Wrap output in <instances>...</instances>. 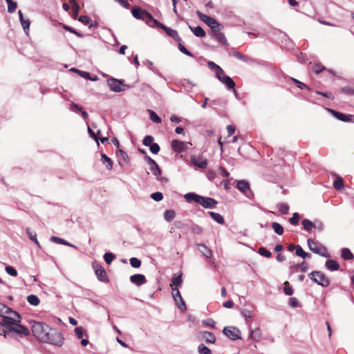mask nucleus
Here are the masks:
<instances>
[{
    "mask_svg": "<svg viewBox=\"0 0 354 354\" xmlns=\"http://www.w3.org/2000/svg\"><path fill=\"white\" fill-rule=\"evenodd\" d=\"M308 277L314 282L322 287H327L330 284L329 279L320 271H313L308 274Z\"/></svg>",
    "mask_w": 354,
    "mask_h": 354,
    "instance_id": "4",
    "label": "nucleus"
},
{
    "mask_svg": "<svg viewBox=\"0 0 354 354\" xmlns=\"http://www.w3.org/2000/svg\"><path fill=\"white\" fill-rule=\"evenodd\" d=\"M249 338L254 342H259L261 339V332L259 327L254 330H250Z\"/></svg>",
    "mask_w": 354,
    "mask_h": 354,
    "instance_id": "19",
    "label": "nucleus"
},
{
    "mask_svg": "<svg viewBox=\"0 0 354 354\" xmlns=\"http://www.w3.org/2000/svg\"><path fill=\"white\" fill-rule=\"evenodd\" d=\"M272 227L274 230V232L279 235H281L283 233V227L277 222H273L272 223Z\"/></svg>",
    "mask_w": 354,
    "mask_h": 354,
    "instance_id": "41",
    "label": "nucleus"
},
{
    "mask_svg": "<svg viewBox=\"0 0 354 354\" xmlns=\"http://www.w3.org/2000/svg\"><path fill=\"white\" fill-rule=\"evenodd\" d=\"M50 241L54 243H59V244H62V245H68V246H71V247H75L73 245L68 243L66 240L61 239L59 237H57V236H51Z\"/></svg>",
    "mask_w": 354,
    "mask_h": 354,
    "instance_id": "35",
    "label": "nucleus"
},
{
    "mask_svg": "<svg viewBox=\"0 0 354 354\" xmlns=\"http://www.w3.org/2000/svg\"><path fill=\"white\" fill-rule=\"evenodd\" d=\"M295 254L297 256H299L303 259L310 257V254L304 252V250L302 249V248L299 245H297L296 246Z\"/></svg>",
    "mask_w": 354,
    "mask_h": 354,
    "instance_id": "37",
    "label": "nucleus"
},
{
    "mask_svg": "<svg viewBox=\"0 0 354 354\" xmlns=\"http://www.w3.org/2000/svg\"><path fill=\"white\" fill-rule=\"evenodd\" d=\"M207 66H208L209 69H211L212 71H214L216 77V76H219L220 77L219 75L222 74V72L223 71V70L218 65H217L216 64H215L212 61L208 62H207Z\"/></svg>",
    "mask_w": 354,
    "mask_h": 354,
    "instance_id": "23",
    "label": "nucleus"
},
{
    "mask_svg": "<svg viewBox=\"0 0 354 354\" xmlns=\"http://www.w3.org/2000/svg\"><path fill=\"white\" fill-rule=\"evenodd\" d=\"M189 28L190 30L194 34L196 37H205V32L203 30V29L201 26H196L195 28H193L190 25H189Z\"/></svg>",
    "mask_w": 354,
    "mask_h": 354,
    "instance_id": "24",
    "label": "nucleus"
},
{
    "mask_svg": "<svg viewBox=\"0 0 354 354\" xmlns=\"http://www.w3.org/2000/svg\"><path fill=\"white\" fill-rule=\"evenodd\" d=\"M198 351L200 354H212L211 350L203 344L198 346Z\"/></svg>",
    "mask_w": 354,
    "mask_h": 354,
    "instance_id": "43",
    "label": "nucleus"
},
{
    "mask_svg": "<svg viewBox=\"0 0 354 354\" xmlns=\"http://www.w3.org/2000/svg\"><path fill=\"white\" fill-rule=\"evenodd\" d=\"M150 151L153 154H157L160 151V147L157 143H153L149 146Z\"/></svg>",
    "mask_w": 354,
    "mask_h": 354,
    "instance_id": "61",
    "label": "nucleus"
},
{
    "mask_svg": "<svg viewBox=\"0 0 354 354\" xmlns=\"http://www.w3.org/2000/svg\"><path fill=\"white\" fill-rule=\"evenodd\" d=\"M237 188L245 195H247L248 192L251 193L249 183L246 180H239L237 183Z\"/></svg>",
    "mask_w": 354,
    "mask_h": 354,
    "instance_id": "18",
    "label": "nucleus"
},
{
    "mask_svg": "<svg viewBox=\"0 0 354 354\" xmlns=\"http://www.w3.org/2000/svg\"><path fill=\"white\" fill-rule=\"evenodd\" d=\"M230 55H232L234 57L243 62H246L248 61V57L246 55L241 54L236 50H232V53H230Z\"/></svg>",
    "mask_w": 354,
    "mask_h": 354,
    "instance_id": "39",
    "label": "nucleus"
},
{
    "mask_svg": "<svg viewBox=\"0 0 354 354\" xmlns=\"http://www.w3.org/2000/svg\"><path fill=\"white\" fill-rule=\"evenodd\" d=\"M129 262L130 265L134 268H138L141 266V261L136 257H131Z\"/></svg>",
    "mask_w": 354,
    "mask_h": 354,
    "instance_id": "51",
    "label": "nucleus"
},
{
    "mask_svg": "<svg viewBox=\"0 0 354 354\" xmlns=\"http://www.w3.org/2000/svg\"><path fill=\"white\" fill-rule=\"evenodd\" d=\"M49 328V326L46 324L42 322H34L32 326V332L35 337L43 342L48 339L47 334Z\"/></svg>",
    "mask_w": 354,
    "mask_h": 354,
    "instance_id": "1",
    "label": "nucleus"
},
{
    "mask_svg": "<svg viewBox=\"0 0 354 354\" xmlns=\"http://www.w3.org/2000/svg\"><path fill=\"white\" fill-rule=\"evenodd\" d=\"M3 308H6V313H8V312H12L11 309L6 306H3ZM12 313L15 314V316L17 317V319H15L9 317L4 316L2 318L1 322H0V325L6 327L10 331H12L17 323H19L21 322L20 315L16 312L12 311Z\"/></svg>",
    "mask_w": 354,
    "mask_h": 354,
    "instance_id": "3",
    "label": "nucleus"
},
{
    "mask_svg": "<svg viewBox=\"0 0 354 354\" xmlns=\"http://www.w3.org/2000/svg\"><path fill=\"white\" fill-rule=\"evenodd\" d=\"M197 203L205 208H214L218 203L212 198L200 196Z\"/></svg>",
    "mask_w": 354,
    "mask_h": 354,
    "instance_id": "10",
    "label": "nucleus"
},
{
    "mask_svg": "<svg viewBox=\"0 0 354 354\" xmlns=\"http://www.w3.org/2000/svg\"><path fill=\"white\" fill-rule=\"evenodd\" d=\"M222 26L219 23L214 25L213 27L211 28L212 30V37H214V36H216L217 34H220L221 32Z\"/></svg>",
    "mask_w": 354,
    "mask_h": 354,
    "instance_id": "45",
    "label": "nucleus"
},
{
    "mask_svg": "<svg viewBox=\"0 0 354 354\" xmlns=\"http://www.w3.org/2000/svg\"><path fill=\"white\" fill-rule=\"evenodd\" d=\"M307 243L310 250L313 252L324 257H330V254L327 252L326 248L323 245L315 242L310 239H308Z\"/></svg>",
    "mask_w": 354,
    "mask_h": 354,
    "instance_id": "5",
    "label": "nucleus"
},
{
    "mask_svg": "<svg viewBox=\"0 0 354 354\" xmlns=\"http://www.w3.org/2000/svg\"><path fill=\"white\" fill-rule=\"evenodd\" d=\"M165 32L167 34L172 37L176 41L180 42L181 38L178 36V32L176 30H173L171 28L167 27L165 30Z\"/></svg>",
    "mask_w": 354,
    "mask_h": 354,
    "instance_id": "29",
    "label": "nucleus"
},
{
    "mask_svg": "<svg viewBox=\"0 0 354 354\" xmlns=\"http://www.w3.org/2000/svg\"><path fill=\"white\" fill-rule=\"evenodd\" d=\"M278 209L281 214H286L288 212L289 207L286 203H280L278 205Z\"/></svg>",
    "mask_w": 354,
    "mask_h": 354,
    "instance_id": "53",
    "label": "nucleus"
},
{
    "mask_svg": "<svg viewBox=\"0 0 354 354\" xmlns=\"http://www.w3.org/2000/svg\"><path fill=\"white\" fill-rule=\"evenodd\" d=\"M209 214L212 216V218L216 221L219 224H223L224 223V218L223 217L218 213L214 212H209Z\"/></svg>",
    "mask_w": 354,
    "mask_h": 354,
    "instance_id": "36",
    "label": "nucleus"
},
{
    "mask_svg": "<svg viewBox=\"0 0 354 354\" xmlns=\"http://www.w3.org/2000/svg\"><path fill=\"white\" fill-rule=\"evenodd\" d=\"M78 20L85 25H88L90 28L95 26L93 20L86 15H82L79 17Z\"/></svg>",
    "mask_w": 354,
    "mask_h": 354,
    "instance_id": "31",
    "label": "nucleus"
},
{
    "mask_svg": "<svg viewBox=\"0 0 354 354\" xmlns=\"http://www.w3.org/2000/svg\"><path fill=\"white\" fill-rule=\"evenodd\" d=\"M6 272L12 277H17V270L10 266H8L5 268Z\"/></svg>",
    "mask_w": 354,
    "mask_h": 354,
    "instance_id": "54",
    "label": "nucleus"
},
{
    "mask_svg": "<svg viewBox=\"0 0 354 354\" xmlns=\"http://www.w3.org/2000/svg\"><path fill=\"white\" fill-rule=\"evenodd\" d=\"M176 216V213L174 210L167 209L164 212V218L167 221H172Z\"/></svg>",
    "mask_w": 354,
    "mask_h": 354,
    "instance_id": "40",
    "label": "nucleus"
},
{
    "mask_svg": "<svg viewBox=\"0 0 354 354\" xmlns=\"http://www.w3.org/2000/svg\"><path fill=\"white\" fill-rule=\"evenodd\" d=\"M182 279H181V274L174 277L171 279V286H175L176 288L179 286L181 284Z\"/></svg>",
    "mask_w": 354,
    "mask_h": 354,
    "instance_id": "58",
    "label": "nucleus"
},
{
    "mask_svg": "<svg viewBox=\"0 0 354 354\" xmlns=\"http://www.w3.org/2000/svg\"><path fill=\"white\" fill-rule=\"evenodd\" d=\"M149 116L151 121H153L155 123H160L161 119L153 111L149 110Z\"/></svg>",
    "mask_w": 354,
    "mask_h": 354,
    "instance_id": "47",
    "label": "nucleus"
},
{
    "mask_svg": "<svg viewBox=\"0 0 354 354\" xmlns=\"http://www.w3.org/2000/svg\"><path fill=\"white\" fill-rule=\"evenodd\" d=\"M17 8V3L12 1V2H10L8 3V12L10 13H12L16 10Z\"/></svg>",
    "mask_w": 354,
    "mask_h": 354,
    "instance_id": "63",
    "label": "nucleus"
},
{
    "mask_svg": "<svg viewBox=\"0 0 354 354\" xmlns=\"http://www.w3.org/2000/svg\"><path fill=\"white\" fill-rule=\"evenodd\" d=\"M342 93H345V94H347V95H354V89L350 86H345V87H343L341 88L340 90Z\"/></svg>",
    "mask_w": 354,
    "mask_h": 354,
    "instance_id": "60",
    "label": "nucleus"
},
{
    "mask_svg": "<svg viewBox=\"0 0 354 354\" xmlns=\"http://www.w3.org/2000/svg\"><path fill=\"white\" fill-rule=\"evenodd\" d=\"M333 187L337 190H340L344 187V181L341 177H337L333 183Z\"/></svg>",
    "mask_w": 354,
    "mask_h": 354,
    "instance_id": "42",
    "label": "nucleus"
},
{
    "mask_svg": "<svg viewBox=\"0 0 354 354\" xmlns=\"http://www.w3.org/2000/svg\"><path fill=\"white\" fill-rule=\"evenodd\" d=\"M198 250L207 259L211 258L212 255V250L205 244H198Z\"/></svg>",
    "mask_w": 354,
    "mask_h": 354,
    "instance_id": "21",
    "label": "nucleus"
},
{
    "mask_svg": "<svg viewBox=\"0 0 354 354\" xmlns=\"http://www.w3.org/2000/svg\"><path fill=\"white\" fill-rule=\"evenodd\" d=\"M48 339L43 342L48 343L57 346H61L64 343L62 334L54 328H49L48 330Z\"/></svg>",
    "mask_w": 354,
    "mask_h": 354,
    "instance_id": "2",
    "label": "nucleus"
},
{
    "mask_svg": "<svg viewBox=\"0 0 354 354\" xmlns=\"http://www.w3.org/2000/svg\"><path fill=\"white\" fill-rule=\"evenodd\" d=\"M223 333L232 340L241 339V330L235 326H225L223 330Z\"/></svg>",
    "mask_w": 354,
    "mask_h": 354,
    "instance_id": "7",
    "label": "nucleus"
},
{
    "mask_svg": "<svg viewBox=\"0 0 354 354\" xmlns=\"http://www.w3.org/2000/svg\"><path fill=\"white\" fill-rule=\"evenodd\" d=\"M117 156L120 158L119 164L121 165L120 160H122L124 162H128L129 161V156L127 153L122 149H119L117 152Z\"/></svg>",
    "mask_w": 354,
    "mask_h": 354,
    "instance_id": "38",
    "label": "nucleus"
},
{
    "mask_svg": "<svg viewBox=\"0 0 354 354\" xmlns=\"http://www.w3.org/2000/svg\"><path fill=\"white\" fill-rule=\"evenodd\" d=\"M327 111L330 113L337 119L343 122H353V115H346L342 113L338 112L331 109H327Z\"/></svg>",
    "mask_w": 354,
    "mask_h": 354,
    "instance_id": "13",
    "label": "nucleus"
},
{
    "mask_svg": "<svg viewBox=\"0 0 354 354\" xmlns=\"http://www.w3.org/2000/svg\"><path fill=\"white\" fill-rule=\"evenodd\" d=\"M300 218V216L298 213H294L292 216L289 218V222L290 224L293 225H297L299 224V221Z\"/></svg>",
    "mask_w": 354,
    "mask_h": 354,
    "instance_id": "48",
    "label": "nucleus"
},
{
    "mask_svg": "<svg viewBox=\"0 0 354 354\" xmlns=\"http://www.w3.org/2000/svg\"><path fill=\"white\" fill-rule=\"evenodd\" d=\"M326 268L330 271H336L339 269V263L332 259L327 260L325 263Z\"/></svg>",
    "mask_w": 354,
    "mask_h": 354,
    "instance_id": "22",
    "label": "nucleus"
},
{
    "mask_svg": "<svg viewBox=\"0 0 354 354\" xmlns=\"http://www.w3.org/2000/svg\"><path fill=\"white\" fill-rule=\"evenodd\" d=\"M151 198L155 201H160L163 198V195L161 192H156L151 194Z\"/></svg>",
    "mask_w": 354,
    "mask_h": 354,
    "instance_id": "56",
    "label": "nucleus"
},
{
    "mask_svg": "<svg viewBox=\"0 0 354 354\" xmlns=\"http://www.w3.org/2000/svg\"><path fill=\"white\" fill-rule=\"evenodd\" d=\"M153 137L151 136H146L143 140H142V144L145 145V146H147V147H149L151 145L153 144Z\"/></svg>",
    "mask_w": 354,
    "mask_h": 354,
    "instance_id": "55",
    "label": "nucleus"
},
{
    "mask_svg": "<svg viewBox=\"0 0 354 354\" xmlns=\"http://www.w3.org/2000/svg\"><path fill=\"white\" fill-rule=\"evenodd\" d=\"M93 267L95 270V273L97 279L100 281H104V282L109 281V279H108L106 272L105 270L101 266H100L98 264H97V265L93 264Z\"/></svg>",
    "mask_w": 354,
    "mask_h": 354,
    "instance_id": "12",
    "label": "nucleus"
},
{
    "mask_svg": "<svg viewBox=\"0 0 354 354\" xmlns=\"http://www.w3.org/2000/svg\"><path fill=\"white\" fill-rule=\"evenodd\" d=\"M145 160L148 162L150 166L151 172L156 177V179L160 181H166L167 179L161 177L162 171L156 162L147 155H145Z\"/></svg>",
    "mask_w": 354,
    "mask_h": 354,
    "instance_id": "6",
    "label": "nucleus"
},
{
    "mask_svg": "<svg viewBox=\"0 0 354 354\" xmlns=\"http://www.w3.org/2000/svg\"><path fill=\"white\" fill-rule=\"evenodd\" d=\"M12 332H15L17 333L24 335H28L30 334L29 330L26 327L19 324V323H17Z\"/></svg>",
    "mask_w": 354,
    "mask_h": 354,
    "instance_id": "25",
    "label": "nucleus"
},
{
    "mask_svg": "<svg viewBox=\"0 0 354 354\" xmlns=\"http://www.w3.org/2000/svg\"><path fill=\"white\" fill-rule=\"evenodd\" d=\"M101 160L102 163L106 166L108 170H111L113 168V161L106 154H101Z\"/></svg>",
    "mask_w": 354,
    "mask_h": 354,
    "instance_id": "26",
    "label": "nucleus"
},
{
    "mask_svg": "<svg viewBox=\"0 0 354 354\" xmlns=\"http://www.w3.org/2000/svg\"><path fill=\"white\" fill-rule=\"evenodd\" d=\"M171 149L177 153H180L186 150V146L184 142L174 140L171 142Z\"/></svg>",
    "mask_w": 354,
    "mask_h": 354,
    "instance_id": "16",
    "label": "nucleus"
},
{
    "mask_svg": "<svg viewBox=\"0 0 354 354\" xmlns=\"http://www.w3.org/2000/svg\"><path fill=\"white\" fill-rule=\"evenodd\" d=\"M191 230L193 233L196 234H200L203 232V229L201 227L196 224H193L191 225Z\"/></svg>",
    "mask_w": 354,
    "mask_h": 354,
    "instance_id": "59",
    "label": "nucleus"
},
{
    "mask_svg": "<svg viewBox=\"0 0 354 354\" xmlns=\"http://www.w3.org/2000/svg\"><path fill=\"white\" fill-rule=\"evenodd\" d=\"M301 224L305 230L310 232L312 230L313 227H315V223H313L308 218L303 219L301 221Z\"/></svg>",
    "mask_w": 354,
    "mask_h": 354,
    "instance_id": "33",
    "label": "nucleus"
},
{
    "mask_svg": "<svg viewBox=\"0 0 354 354\" xmlns=\"http://www.w3.org/2000/svg\"><path fill=\"white\" fill-rule=\"evenodd\" d=\"M199 197H200L199 195H198L194 192L187 193V194H185V196H184V198L187 203H191L192 201L198 203Z\"/></svg>",
    "mask_w": 354,
    "mask_h": 354,
    "instance_id": "28",
    "label": "nucleus"
},
{
    "mask_svg": "<svg viewBox=\"0 0 354 354\" xmlns=\"http://www.w3.org/2000/svg\"><path fill=\"white\" fill-rule=\"evenodd\" d=\"M146 10H142L140 7L135 6L131 10L132 15L138 19H144V15Z\"/></svg>",
    "mask_w": 354,
    "mask_h": 354,
    "instance_id": "20",
    "label": "nucleus"
},
{
    "mask_svg": "<svg viewBox=\"0 0 354 354\" xmlns=\"http://www.w3.org/2000/svg\"><path fill=\"white\" fill-rule=\"evenodd\" d=\"M288 304L293 308L299 306V302L295 297H290L288 301Z\"/></svg>",
    "mask_w": 354,
    "mask_h": 354,
    "instance_id": "64",
    "label": "nucleus"
},
{
    "mask_svg": "<svg viewBox=\"0 0 354 354\" xmlns=\"http://www.w3.org/2000/svg\"><path fill=\"white\" fill-rule=\"evenodd\" d=\"M178 49L183 54L193 57V54L189 51L180 42L178 44Z\"/></svg>",
    "mask_w": 354,
    "mask_h": 354,
    "instance_id": "57",
    "label": "nucleus"
},
{
    "mask_svg": "<svg viewBox=\"0 0 354 354\" xmlns=\"http://www.w3.org/2000/svg\"><path fill=\"white\" fill-rule=\"evenodd\" d=\"M191 163L201 169H205L207 166V161L205 159H203L202 157L198 156L196 157L195 156H191Z\"/></svg>",
    "mask_w": 354,
    "mask_h": 354,
    "instance_id": "15",
    "label": "nucleus"
},
{
    "mask_svg": "<svg viewBox=\"0 0 354 354\" xmlns=\"http://www.w3.org/2000/svg\"><path fill=\"white\" fill-rule=\"evenodd\" d=\"M171 289H172L171 292H172L173 298L175 300L178 308H180L181 310H185L186 306H185V304L180 295L178 288L176 287H175V288L172 287Z\"/></svg>",
    "mask_w": 354,
    "mask_h": 354,
    "instance_id": "11",
    "label": "nucleus"
},
{
    "mask_svg": "<svg viewBox=\"0 0 354 354\" xmlns=\"http://www.w3.org/2000/svg\"><path fill=\"white\" fill-rule=\"evenodd\" d=\"M283 292L286 295H292L293 294V289L290 286V283L288 281H286L284 283V288H283Z\"/></svg>",
    "mask_w": 354,
    "mask_h": 354,
    "instance_id": "49",
    "label": "nucleus"
},
{
    "mask_svg": "<svg viewBox=\"0 0 354 354\" xmlns=\"http://www.w3.org/2000/svg\"><path fill=\"white\" fill-rule=\"evenodd\" d=\"M203 338L207 343L209 344L215 343L216 339L215 335L212 332L209 331L203 332Z\"/></svg>",
    "mask_w": 354,
    "mask_h": 354,
    "instance_id": "27",
    "label": "nucleus"
},
{
    "mask_svg": "<svg viewBox=\"0 0 354 354\" xmlns=\"http://www.w3.org/2000/svg\"><path fill=\"white\" fill-rule=\"evenodd\" d=\"M130 281L136 286H141L147 282L145 275L142 274H136L130 277Z\"/></svg>",
    "mask_w": 354,
    "mask_h": 354,
    "instance_id": "17",
    "label": "nucleus"
},
{
    "mask_svg": "<svg viewBox=\"0 0 354 354\" xmlns=\"http://www.w3.org/2000/svg\"><path fill=\"white\" fill-rule=\"evenodd\" d=\"M196 15L199 19L206 24L210 28L218 23L214 18L202 13L199 10L196 11Z\"/></svg>",
    "mask_w": 354,
    "mask_h": 354,
    "instance_id": "14",
    "label": "nucleus"
},
{
    "mask_svg": "<svg viewBox=\"0 0 354 354\" xmlns=\"http://www.w3.org/2000/svg\"><path fill=\"white\" fill-rule=\"evenodd\" d=\"M219 76H216V77L218 79V80L220 82H221L222 83H223L224 84H225V86L227 87L228 89H233V91L235 94H236V90L234 89V87H235V83L233 81V80L226 75L224 73V71L222 72V74L219 75Z\"/></svg>",
    "mask_w": 354,
    "mask_h": 354,
    "instance_id": "9",
    "label": "nucleus"
},
{
    "mask_svg": "<svg viewBox=\"0 0 354 354\" xmlns=\"http://www.w3.org/2000/svg\"><path fill=\"white\" fill-rule=\"evenodd\" d=\"M258 252L261 256H263L267 258H270L272 255L271 252L268 250L266 248L261 247L259 248Z\"/></svg>",
    "mask_w": 354,
    "mask_h": 354,
    "instance_id": "52",
    "label": "nucleus"
},
{
    "mask_svg": "<svg viewBox=\"0 0 354 354\" xmlns=\"http://www.w3.org/2000/svg\"><path fill=\"white\" fill-rule=\"evenodd\" d=\"M21 26L24 30V31L26 32H27L28 30H29V28H30V21L28 19H24L23 21H21Z\"/></svg>",
    "mask_w": 354,
    "mask_h": 354,
    "instance_id": "62",
    "label": "nucleus"
},
{
    "mask_svg": "<svg viewBox=\"0 0 354 354\" xmlns=\"http://www.w3.org/2000/svg\"><path fill=\"white\" fill-rule=\"evenodd\" d=\"M341 256L345 260H351L354 259V255L348 248H343L341 251Z\"/></svg>",
    "mask_w": 354,
    "mask_h": 354,
    "instance_id": "32",
    "label": "nucleus"
},
{
    "mask_svg": "<svg viewBox=\"0 0 354 354\" xmlns=\"http://www.w3.org/2000/svg\"><path fill=\"white\" fill-rule=\"evenodd\" d=\"M69 1L72 4L74 17H76L78 15L80 6H79L78 3H77L76 0H69Z\"/></svg>",
    "mask_w": 354,
    "mask_h": 354,
    "instance_id": "50",
    "label": "nucleus"
},
{
    "mask_svg": "<svg viewBox=\"0 0 354 354\" xmlns=\"http://www.w3.org/2000/svg\"><path fill=\"white\" fill-rule=\"evenodd\" d=\"M115 259V256L111 252H106L104 255V259L107 264H111Z\"/></svg>",
    "mask_w": 354,
    "mask_h": 354,
    "instance_id": "46",
    "label": "nucleus"
},
{
    "mask_svg": "<svg viewBox=\"0 0 354 354\" xmlns=\"http://www.w3.org/2000/svg\"><path fill=\"white\" fill-rule=\"evenodd\" d=\"M26 233L28 238L31 241H34L38 248H41V245L37 239V234L35 232L32 231L30 228L26 229Z\"/></svg>",
    "mask_w": 354,
    "mask_h": 354,
    "instance_id": "30",
    "label": "nucleus"
},
{
    "mask_svg": "<svg viewBox=\"0 0 354 354\" xmlns=\"http://www.w3.org/2000/svg\"><path fill=\"white\" fill-rule=\"evenodd\" d=\"M213 38L216 39L221 44L227 45V40L223 32L217 34V35L214 36Z\"/></svg>",
    "mask_w": 354,
    "mask_h": 354,
    "instance_id": "44",
    "label": "nucleus"
},
{
    "mask_svg": "<svg viewBox=\"0 0 354 354\" xmlns=\"http://www.w3.org/2000/svg\"><path fill=\"white\" fill-rule=\"evenodd\" d=\"M107 84L109 88L114 92H120L124 91V84H123L122 80H119L118 79L111 77L107 80Z\"/></svg>",
    "mask_w": 354,
    "mask_h": 354,
    "instance_id": "8",
    "label": "nucleus"
},
{
    "mask_svg": "<svg viewBox=\"0 0 354 354\" xmlns=\"http://www.w3.org/2000/svg\"><path fill=\"white\" fill-rule=\"evenodd\" d=\"M28 302L34 306H37L39 304L40 300L37 295H30L27 297Z\"/></svg>",
    "mask_w": 354,
    "mask_h": 354,
    "instance_id": "34",
    "label": "nucleus"
}]
</instances>
